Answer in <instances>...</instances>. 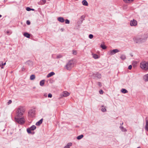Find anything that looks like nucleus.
I'll use <instances>...</instances> for the list:
<instances>
[{
    "instance_id": "38",
    "label": "nucleus",
    "mask_w": 148,
    "mask_h": 148,
    "mask_svg": "<svg viewBox=\"0 0 148 148\" xmlns=\"http://www.w3.org/2000/svg\"><path fill=\"white\" fill-rule=\"evenodd\" d=\"M12 101L11 100H10L8 101V104H10L12 103Z\"/></svg>"
},
{
    "instance_id": "18",
    "label": "nucleus",
    "mask_w": 148,
    "mask_h": 148,
    "mask_svg": "<svg viewBox=\"0 0 148 148\" xmlns=\"http://www.w3.org/2000/svg\"><path fill=\"white\" fill-rule=\"evenodd\" d=\"M55 74V73L53 72H51L50 73H49L47 75V77H51V76Z\"/></svg>"
},
{
    "instance_id": "20",
    "label": "nucleus",
    "mask_w": 148,
    "mask_h": 148,
    "mask_svg": "<svg viewBox=\"0 0 148 148\" xmlns=\"http://www.w3.org/2000/svg\"><path fill=\"white\" fill-rule=\"evenodd\" d=\"M120 128L121 129V131L123 132L127 131V130L122 126H120Z\"/></svg>"
},
{
    "instance_id": "23",
    "label": "nucleus",
    "mask_w": 148,
    "mask_h": 148,
    "mask_svg": "<svg viewBox=\"0 0 148 148\" xmlns=\"http://www.w3.org/2000/svg\"><path fill=\"white\" fill-rule=\"evenodd\" d=\"M120 58L123 60H125L126 58L125 56L123 54L121 55L120 57Z\"/></svg>"
},
{
    "instance_id": "33",
    "label": "nucleus",
    "mask_w": 148,
    "mask_h": 148,
    "mask_svg": "<svg viewBox=\"0 0 148 148\" xmlns=\"http://www.w3.org/2000/svg\"><path fill=\"white\" fill-rule=\"evenodd\" d=\"M99 93L101 94H102L103 93V91L102 90H100L99 91Z\"/></svg>"
},
{
    "instance_id": "47",
    "label": "nucleus",
    "mask_w": 148,
    "mask_h": 148,
    "mask_svg": "<svg viewBox=\"0 0 148 148\" xmlns=\"http://www.w3.org/2000/svg\"><path fill=\"white\" fill-rule=\"evenodd\" d=\"M1 68H2V69H3V66L1 67Z\"/></svg>"
},
{
    "instance_id": "43",
    "label": "nucleus",
    "mask_w": 148,
    "mask_h": 148,
    "mask_svg": "<svg viewBox=\"0 0 148 148\" xmlns=\"http://www.w3.org/2000/svg\"><path fill=\"white\" fill-rule=\"evenodd\" d=\"M123 122L121 124V125H123Z\"/></svg>"
},
{
    "instance_id": "44",
    "label": "nucleus",
    "mask_w": 148,
    "mask_h": 148,
    "mask_svg": "<svg viewBox=\"0 0 148 148\" xmlns=\"http://www.w3.org/2000/svg\"><path fill=\"white\" fill-rule=\"evenodd\" d=\"M76 53V51H75V52H74L75 54V53Z\"/></svg>"
},
{
    "instance_id": "35",
    "label": "nucleus",
    "mask_w": 148,
    "mask_h": 148,
    "mask_svg": "<svg viewBox=\"0 0 148 148\" xmlns=\"http://www.w3.org/2000/svg\"><path fill=\"white\" fill-rule=\"evenodd\" d=\"M27 24L28 25H29L30 24V21H27Z\"/></svg>"
},
{
    "instance_id": "19",
    "label": "nucleus",
    "mask_w": 148,
    "mask_h": 148,
    "mask_svg": "<svg viewBox=\"0 0 148 148\" xmlns=\"http://www.w3.org/2000/svg\"><path fill=\"white\" fill-rule=\"evenodd\" d=\"M72 145V143H69L64 147V148H69L70 146H71Z\"/></svg>"
},
{
    "instance_id": "14",
    "label": "nucleus",
    "mask_w": 148,
    "mask_h": 148,
    "mask_svg": "<svg viewBox=\"0 0 148 148\" xmlns=\"http://www.w3.org/2000/svg\"><path fill=\"white\" fill-rule=\"evenodd\" d=\"M42 119H40L39 121L37 122L36 123V125L39 126L42 123Z\"/></svg>"
},
{
    "instance_id": "45",
    "label": "nucleus",
    "mask_w": 148,
    "mask_h": 148,
    "mask_svg": "<svg viewBox=\"0 0 148 148\" xmlns=\"http://www.w3.org/2000/svg\"><path fill=\"white\" fill-rule=\"evenodd\" d=\"M2 16L1 15H0V18Z\"/></svg>"
},
{
    "instance_id": "16",
    "label": "nucleus",
    "mask_w": 148,
    "mask_h": 148,
    "mask_svg": "<svg viewBox=\"0 0 148 148\" xmlns=\"http://www.w3.org/2000/svg\"><path fill=\"white\" fill-rule=\"evenodd\" d=\"M123 1L126 3H130L132 2L134 0H123Z\"/></svg>"
},
{
    "instance_id": "21",
    "label": "nucleus",
    "mask_w": 148,
    "mask_h": 148,
    "mask_svg": "<svg viewBox=\"0 0 148 148\" xmlns=\"http://www.w3.org/2000/svg\"><path fill=\"white\" fill-rule=\"evenodd\" d=\"M96 77L98 78V79H100L101 78V74H99V73H97L96 74Z\"/></svg>"
},
{
    "instance_id": "32",
    "label": "nucleus",
    "mask_w": 148,
    "mask_h": 148,
    "mask_svg": "<svg viewBox=\"0 0 148 148\" xmlns=\"http://www.w3.org/2000/svg\"><path fill=\"white\" fill-rule=\"evenodd\" d=\"M65 23L66 24H69V21L67 19H66L65 20Z\"/></svg>"
},
{
    "instance_id": "17",
    "label": "nucleus",
    "mask_w": 148,
    "mask_h": 148,
    "mask_svg": "<svg viewBox=\"0 0 148 148\" xmlns=\"http://www.w3.org/2000/svg\"><path fill=\"white\" fill-rule=\"evenodd\" d=\"M121 92L123 93H127L128 91L126 89L124 88H122L121 90Z\"/></svg>"
},
{
    "instance_id": "15",
    "label": "nucleus",
    "mask_w": 148,
    "mask_h": 148,
    "mask_svg": "<svg viewBox=\"0 0 148 148\" xmlns=\"http://www.w3.org/2000/svg\"><path fill=\"white\" fill-rule=\"evenodd\" d=\"M58 20L61 22H63L65 21L64 19L62 17H59L58 18Z\"/></svg>"
},
{
    "instance_id": "5",
    "label": "nucleus",
    "mask_w": 148,
    "mask_h": 148,
    "mask_svg": "<svg viewBox=\"0 0 148 148\" xmlns=\"http://www.w3.org/2000/svg\"><path fill=\"white\" fill-rule=\"evenodd\" d=\"M17 118V119H15L16 121L18 123L22 124L24 123L25 120L24 118Z\"/></svg>"
},
{
    "instance_id": "30",
    "label": "nucleus",
    "mask_w": 148,
    "mask_h": 148,
    "mask_svg": "<svg viewBox=\"0 0 148 148\" xmlns=\"http://www.w3.org/2000/svg\"><path fill=\"white\" fill-rule=\"evenodd\" d=\"M101 47L103 49H105L106 48V47L105 45H101Z\"/></svg>"
},
{
    "instance_id": "34",
    "label": "nucleus",
    "mask_w": 148,
    "mask_h": 148,
    "mask_svg": "<svg viewBox=\"0 0 148 148\" xmlns=\"http://www.w3.org/2000/svg\"><path fill=\"white\" fill-rule=\"evenodd\" d=\"M26 10L27 11H29L31 10V8H29V7H27L26 8Z\"/></svg>"
},
{
    "instance_id": "3",
    "label": "nucleus",
    "mask_w": 148,
    "mask_h": 148,
    "mask_svg": "<svg viewBox=\"0 0 148 148\" xmlns=\"http://www.w3.org/2000/svg\"><path fill=\"white\" fill-rule=\"evenodd\" d=\"M140 67L143 70H147L148 69V62H141L140 63Z\"/></svg>"
},
{
    "instance_id": "46",
    "label": "nucleus",
    "mask_w": 148,
    "mask_h": 148,
    "mask_svg": "<svg viewBox=\"0 0 148 148\" xmlns=\"http://www.w3.org/2000/svg\"><path fill=\"white\" fill-rule=\"evenodd\" d=\"M137 148H141L140 147H138Z\"/></svg>"
},
{
    "instance_id": "10",
    "label": "nucleus",
    "mask_w": 148,
    "mask_h": 148,
    "mask_svg": "<svg viewBox=\"0 0 148 148\" xmlns=\"http://www.w3.org/2000/svg\"><path fill=\"white\" fill-rule=\"evenodd\" d=\"M69 95V93L68 92L65 91L63 92L62 93L61 95L62 97H66L68 96Z\"/></svg>"
},
{
    "instance_id": "28",
    "label": "nucleus",
    "mask_w": 148,
    "mask_h": 148,
    "mask_svg": "<svg viewBox=\"0 0 148 148\" xmlns=\"http://www.w3.org/2000/svg\"><path fill=\"white\" fill-rule=\"evenodd\" d=\"M44 83L45 81L44 80H42L40 82V85L41 86H42L44 85Z\"/></svg>"
},
{
    "instance_id": "4",
    "label": "nucleus",
    "mask_w": 148,
    "mask_h": 148,
    "mask_svg": "<svg viewBox=\"0 0 148 148\" xmlns=\"http://www.w3.org/2000/svg\"><path fill=\"white\" fill-rule=\"evenodd\" d=\"M85 16H82L79 19L78 21H77V24L78 25V27L81 25V24L82 23V22L84 20Z\"/></svg>"
},
{
    "instance_id": "11",
    "label": "nucleus",
    "mask_w": 148,
    "mask_h": 148,
    "mask_svg": "<svg viewBox=\"0 0 148 148\" xmlns=\"http://www.w3.org/2000/svg\"><path fill=\"white\" fill-rule=\"evenodd\" d=\"M34 112L32 110H30L28 112V115L30 116H33L34 115Z\"/></svg>"
},
{
    "instance_id": "29",
    "label": "nucleus",
    "mask_w": 148,
    "mask_h": 148,
    "mask_svg": "<svg viewBox=\"0 0 148 148\" xmlns=\"http://www.w3.org/2000/svg\"><path fill=\"white\" fill-rule=\"evenodd\" d=\"M35 78V76L34 75H33L31 76L30 79L31 80H33Z\"/></svg>"
},
{
    "instance_id": "22",
    "label": "nucleus",
    "mask_w": 148,
    "mask_h": 148,
    "mask_svg": "<svg viewBox=\"0 0 148 148\" xmlns=\"http://www.w3.org/2000/svg\"><path fill=\"white\" fill-rule=\"evenodd\" d=\"M144 79L146 81H148V74L144 76Z\"/></svg>"
},
{
    "instance_id": "9",
    "label": "nucleus",
    "mask_w": 148,
    "mask_h": 148,
    "mask_svg": "<svg viewBox=\"0 0 148 148\" xmlns=\"http://www.w3.org/2000/svg\"><path fill=\"white\" fill-rule=\"evenodd\" d=\"M110 55H112L115 54V53L119 52V51L118 49H114L112 50H110Z\"/></svg>"
},
{
    "instance_id": "27",
    "label": "nucleus",
    "mask_w": 148,
    "mask_h": 148,
    "mask_svg": "<svg viewBox=\"0 0 148 148\" xmlns=\"http://www.w3.org/2000/svg\"><path fill=\"white\" fill-rule=\"evenodd\" d=\"M102 108H101V110L103 112H105L106 111V109L105 107H104L103 106H102Z\"/></svg>"
},
{
    "instance_id": "7",
    "label": "nucleus",
    "mask_w": 148,
    "mask_h": 148,
    "mask_svg": "<svg viewBox=\"0 0 148 148\" xmlns=\"http://www.w3.org/2000/svg\"><path fill=\"white\" fill-rule=\"evenodd\" d=\"M137 25V22L136 20L133 19L130 22V25L132 26H136Z\"/></svg>"
},
{
    "instance_id": "24",
    "label": "nucleus",
    "mask_w": 148,
    "mask_h": 148,
    "mask_svg": "<svg viewBox=\"0 0 148 148\" xmlns=\"http://www.w3.org/2000/svg\"><path fill=\"white\" fill-rule=\"evenodd\" d=\"M24 35L25 37H26L27 38H29L30 36V35L27 33H25L24 34Z\"/></svg>"
},
{
    "instance_id": "12",
    "label": "nucleus",
    "mask_w": 148,
    "mask_h": 148,
    "mask_svg": "<svg viewBox=\"0 0 148 148\" xmlns=\"http://www.w3.org/2000/svg\"><path fill=\"white\" fill-rule=\"evenodd\" d=\"M145 130L148 132V120H146V125L145 127Z\"/></svg>"
},
{
    "instance_id": "26",
    "label": "nucleus",
    "mask_w": 148,
    "mask_h": 148,
    "mask_svg": "<svg viewBox=\"0 0 148 148\" xmlns=\"http://www.w3.org/2000/svg\"><path fill=\"white\" fill-rule=\"evenodd\" d=\"M83 136H84L82 134V135H81L78 136L77 137V138L78 140H80V139H81V138H82L83 137Z\"/></svg>"
},
{
    "instance_id": "36",
    "label": "nucleus",
    "mask_w": 148,
    "mask_h": 148,
    "mask_svg": "<svg viewBox=\"0 0 148 148\" xmlns=\"http://www.w3.org/2000/svg\"><path fill=\"white\" fill-rule=\"evenodd\" d=\"M132 66L131 65H130L129 66L128 69H130L131 70L132 69Z\"/></svg>"
},
{
    "instance_id": "41",
    "label": "nucleus",
    "mask_w": 148,
    "mask_h": 148,
    "mask_svg": "<svg viewBox=\"0 0 148 148\" xmlns=\"http://www.w3.org/2000/svg\"><path fill=\"white\" fill-rule=\"evenodd\" d=\"M5 64H6V63L5 62L4 64H2V65H5Z\"/></svg>"
},
{
    "instance_id": "1",
    "label": "nucleus",
    "mask_w": 148,
    "mask_h": 148,
    "mask_svg": "<svg viewBox=\"0 0 148 148\" xmlns=\"http://www.w3.org/2000/svg\"><path fill=\"white\" fill-rule=\"evenodd\" d=\"M25 111V109L23 107H20L17 110L16 115L15 117V119H17V118L21 117L23 115Z\"/></svg>"
},
{
    "instance_id": "13",
    "label": "nucleus",
    "mask_w": 148,
    "mask_h": 148,
    "mask_svg": "<svg viewBox=\"0 0 148 148\" xmlns=\"http://www.w3.org/2000/svg\"><path fill=\"white\" fill-rule=\"evenodd\" d=\"M82 4L83 5L87 6L88 5V3L87 2L86 0H83L82 1Z\"/></svg>"
},
{
    "instance_id": "25",
    "label": "nucleus",
    "mask_w": 148,
    "mask_h": 148,
    "mask_svg": "<svg viewBox=\"0 0 148 148\" xmlns=\"http://www.w3.org/2000/svg\"><path fill=\"white\" fill-rule=\"evenodd\" d=\"M93 57L95 59H97L99 58L98 56L96 54H92Z\"/></svg>"
},
{
    "instance_id": "40",
    "label": "nucleus",
    "mask_w": 148,
    "mask_h": 148,
    "mask_svg": "<svg viewBox=\"0 0 148 148\" xmlns=\"http://www.w3.org/2000/svg\"><path fill=\"white\" fill-rule=\"evenodd\" d=\"M42 1L43 2L42 4H44L46 2V0H42Z\"/></svg>"
},
{
    "instance_id": "39",
    "label": "nucleus",
    "mask_w": 148,
    "mask_h": 148,
    "mask_svg": "<svg viewBox=\"0 0 148 148\" xmlns=\"http://www.w3.org/2000/svg\"><path fill=\"white\" fill-rule=\"evenodd\" d=\"M52 95L51 94H49L48 95V97H52Z\"/></svg>"
},
{
    "instance_id": "37",
    "label": "nucleus",
    "mask_w": 148,
    "mask_h": 148,
    "mask_svg": "<svg viewBox=\"0 0 148 148\" xmlns=\"http://www.w3.org/2000/svg\"><path fill=\"white\" fill-rule=\"evenodd\" d=\"M97 84L100 86H101V83L100 82H98Z\"/></svg>"
},
{
    "instance_id": "31",
    "label": "nucleus",
    "mask_w": 148,
    "mask_h": 148,
    "mask_svg": "<svg viewBox=\"0 0 148 148\" xmlns=\"http://www.w3.org/2000/svg\"><path fill=\"white\" fill-rule=\"evenodd\" d=\"M93 35L92 34H90L89 36V38L90 39H92L93 37Z\"/></svg>"
},
{
    "instance_id": "42",
    "label": "nucleus",
    "mask_w": 148,
    "mask_h": 148,
    "mask_svg": "<svg viewBox=\"0 0 148 148\" xmlns=\"http://www.w3.org/2000/svg\"><path fill=\"white\" fill-rule=\"evenodd\" d=\"M31 10L34 11V9H31Z\"/></svg>"
},
{
    "instance_id": "2",
    "label": "nucleus",
    "mask_w": 148,
    "mask_h": 148,
    "mask_svg": "<svg viewBox=\"0 0 148 148\" xmlns=\"http://www.w3.org/2000/svg\"><path fill=\"white\" fill-rule=\"evenodd\" d=\"M146 38H143L138 36L135 37L133 38L134 42L136 43H140L145 42Z\"/></svg>"
},
{
    "instance_id": "8",
    "label": "nucleus",
    "mask_w": 148,
    "mask_h": 148,
    "mask_svg": "<svg viewBox=\"0 0 148 148\" xmlns=\"http://www.w3.org/2000/svg\"><path fill=\"white\" fill-rule=\"evenodd\" d=\"M36 128V127L34 125H32L29 128L27 129V131L28 133H31V131L34 130Z\"/></svg>"
},
{
    "instance_id": "6",
    "label": "nucleus",
    "mask_w": 148,
    "mask_h": 148,
    "mask_svg": "<svg viewBox=\"0 0 148 148\" xmlns=\"http://www.w3.org/2000/svg\"><path fill=\"white\" fill-rule=\"evenodd\" d=\"M73 60L70 61L66 65V69L68 70H70L72 67V64H73Z\"/></svg>"
}]
</instances>
